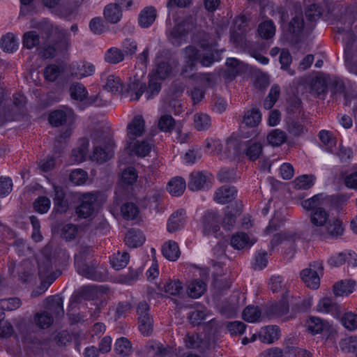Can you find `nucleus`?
Listing matches in <instances>:
<instances>
[{
  "label": "nucleus",
  "instance_id": "nucleus-1",
  "mask_svg": "<svg viewBox=\"0 0 357 357\" xmlns=\"http://www.w3.org/2000/svg\"><path fill=\"white\" fill-rule=\"evenodd\" d=\"M309 231L315 237L337 238L343 234L342 221L336 217H330L329 213L324 208L311 212L310 214Z\"/></svg>",
  "mask_w": 357,
  "mask_h": 357
},
{
  "label": "nucleus",
  "instance_id": "nucleus-2",
  "mask_svg": "<svg viewBox=\"0 0 357 357\" xmlns=\"http://www.w3.org/2000/svg\"><path fill=\"white\" fill-rule=\"evenodd\" d=\"M336 26L340 33H343L342 40L346 47L350 48L356 40L357 32V2L347 6H342L335 15Z\"/></svg>",
  "mask_w": 357,
  "mask_h": 357
},
{
  "label": "nucleus",
  "instance_id": "nucleus-3",
  "mask_svg": "<svg viewBox=\"0 0 357 357\" xmlns=\"http://www.w3.org/2000/svg\"><path fill=\"white\" fill-rule=\"evenodd\" d=\"M93 143V151L91 155V160L102 163L109 160L112 155L114 143L108 131L98 129L91 134Z\"/></svg>",
  "mask_w": 357,
  "mask_h": 357
},
{
  "label": "nucleus",
  "instance_id": "nucleus-4",
  "mask_svg": "<svg viewBox=\"0 0 357 357\" xmlns=\"http://www.w3.org/2000/svg\"><path fill=\"white\" fill-rule=\"evenodd\" d=\"M160 89V83L154 77L149 79L148 87L144 83L137 79L130 82L128 86V91L132 100H138L144 93L147 100L151 99L158 94Z\"/></svg>",
  "mask_w": 357,
  "mask_h": 357
},
{
  "label": "nucleus",
  "instance_id": "nucleus-5",
  "mask_svg": "<svg viewBox=\"0 0 357 357\" xmlns=\"http://www.w3.org/2000/svg\"><path fill=\"white\" fill-rule=\"evenodd\" d=\"M195 27V20L190 17L184 19L169 31L167 38L175 47H179L186 43L187 37L190 31Z\"/></svg>",
  "mask_w": 357,
  "mask_h": 357
},
{
  "label": "nucleus",
  "instance_id": "nucleus-6",
  "mask_svg": "<svg viewBox=\"0 0 357 357\" xmlns=\"http://www.w3.org/2000/svg\"><path fill=\"white\" fill-rule=\"evenodd\" d=\"M4 100L3 91H0V118L3 123L6 121H11L15 119L16 116L26 104V97L21 93H16L13 96V107H1Z\"/></svg>",
  "mask_w": 357,
  "mask_h": 357
},
{
  "label": "nucleus",
  "instance_id": "nucleus-7",
  "mask_svg": "<svg viewBox=\"0 0 357 357\" xmlns=\"http://www.w3.org/2000/svg\"><path fill=\"white\" fill-rule=\"evenodd\" d=\"M279 227L273 220L269 222L268 225L264 230L266 236H272L270 242L271 249L273 250L275 247L281 244L284 241H294L300 238L299 234L294 231H287L284 233H279Z\"/></svg>",
  "mask_w": 357,
  "mask_h": 357
},
{
  "label": "nucleus",
  "instance_id": "nucleus-8",
  "mask_svg": "<svg viewBox=\"0 0 357 357\" xmlns=\"http://www.w3.org/2000/svg\"><path fill=\"white\" fill-rule=\"evenodd\" d=\"M77 273L91 280L96 281H102L106 275L98 267V263L96 259L90 261L75 264Z\"/></svg>",
  "mask_w": 357,
  "mask_h": 357
},
{
  "label": "nucleus",
  "instance_id": "nucleus-9",
  "mask_svg": "<svg viewBox=\"0 0 357 357\" xmlns=\"http://www.w3.org/2000/svg\"><path fill=\"white\" fill-rule=\"evenodd\" d=\"M323 271V264L321 261H314L310 264V267L301 272V278L306 286L312 289H317L320 284L319 271Z\"/></svg>",
  "mask_w": 357,
  "mask_h": 357
},
{
  "label": "nucleus",
  "instance_id": "nucleus-10",
  "mask_svg": "<svg viewBox=\"0 0 357 357\" xmlns=\"http://www.w3.org/2000/svg\"><path fill=\"white\" fill-rule=\"evenodd\" d=\"M212 174L205 172H195L190 174L188 183L192 191L208 189L211 187Z\"/></svg>",
  "mask_w": 357,
  "mask_h": 357
},
{
  "label": "nucleus",
  "instance_id": "nucleus-11",
  "mask_svg": "<svg viewBox=\"0 0 357 357\" xmlns=\"http://www.w3.org/2000/svg\"><path fill=\"white\" fill-rule=\"evenodd\" d=\"M96 197L92 193H86L80 199V204L76 208L75 212L79 218L86 219L94 212V204Z\"/></svg>",
  "mask_w": 357,
  "mask_h": 357
},
{
  "label": "nucleus",
  "instance_id": "nucleus-12",
  "mask_svg": "<svg viewBox=\"0 0 357 357\" xmlns=\"http://www.w3.org/2000/svg\"><path fill=\"white\" fill-rule=\"evenodd\" d=\"M145 131V121L141 115L135 116L127 126V135L129 146L137 138L142 136Z\"/></svg>",
  "mask_w": 357,
  "mask_h": 357
},
{
  "label": "nucleus",
  "instance_id": "nucleus-13",
  "mask_svg": "<svg viewBox=\"0 0 357 357\" xmlns=\"http://www.w3.org/2000/svg\"><path fill=\"white\" fill-rule=\"evenodd\" d=\"M155 73L159 79H165L172 73V68L169 63L168 52L160 51L155 58Z\"/></svg>",
  "mask_w": 357,
  "mask_h": 357
},
{
  "label": "nucleus",
  "instance_id": "nucleus-14",
  "mask_svg": "<svg viewBox=\"0 0 357 357\" xmlns=\"http://www.w3.org/2000/svg\"><path fill=\"white\" fill-rule=\"evenodd\" d=\"M74 120V112L73 109L65 108L56 109L52 112L49 115V121L54 127H59Z\"/></svg>",
  "mask_w": 357,
  "mask_h": 357
},
{
  "label": "nucleus",
  "instance_id": "nucleus-15",
  "mask_svg": "<svg viewBox=\"0 0 357 357\" xmlns=\"http://www.w3.org/2000/svg\"><path fill=\"white\" fill-rule=\"evenodd\" d=\"M289 292L287 291L282 294L280 301L269 305L266 309V314L270 317H282L286 315L289 309Z\"/></svg>",
  "mask_w": 357,
  "mask_h": 357
},
{
  "label": "nucleus",
  "instance_id": "nucleus-16",
  "mask_svg": "<svg viewBox=\"0 0 357 357\" xmlns=\"http://www.w3.org/2000/svg\"><path fill=\"white\" fill-rule=\"evenodd\" d=\"M220 218L218 213L207 211L202 218L203 233L204 235H217L220 230Z\"/></svg>",
  "mask_w": 357,
  "mask_h": 357
},
{
  "label": "nucleus",
  "instance_id": "nucleus-17",
  "mask_svg": "<svg viewBox=\"0 0 357 357\" xmlns=\"http://www.w3.org/2000/svg\"><path fill=\"white\" fill-rule=\"evenodd\" d=\"M183 57L185 59V65L183 66V70L181 71V74L183 75L187 76L186 73L188 69L190 70H193L197 65V61L200 58V52L199 50L192 45H188L185 47L183 50Z\"/></svg>",
  "mask_w": 357,
  "mask_h": 357
},
{
  "label": "nucleus",
  "instance_id": "nucleus-18",
  "mask_svg": "<svg viewBox=\"0 0 357 357\" xmlns=\"http://www.w3.org/2000/svg\"><path fill=\"white\" fill-rule=\"evenodd\" d=\"M245 31V24L244 17L236 18L234 24L230 30V41L238 46L243 43Z\"/></svg>",
  "mask_w": 357,
  "mask_h": 357
},
{
  "label": "nucleus",
  "instance_id": "nucleus-19",
  "mask_svg": "<svg viewBox=\"0 0 357 357\" xmlns=\"http://www.w3.org/2000/svg\"><path fill=\"white\" fill-rule=\"evenodd\" d=\"M71 74L77 79L92 75L96 70L93 64L85 61H79L73 63L70 67Z\"/></svg>",
  "mask_w": 357,
  "mask_h": 357
},
{
  "label": "nucleus",
  "instance_id": "nucleus-20",
  "mask_svg": "<svg viewBox=\"0 0 357 357\" xmlns=\"http://www.w3.org/2000/svg\"><path fill=\"white\" fill-rule=\"evenodd\" d=\"M54 192L53 211L59 214L65 213L68 210L69 204L68 200L66 199V194L63 188L60 186L54 185Z\"/></svg>",
  "mask_w": 357,
  "mask_h": 357
},
{
  "label": "nucleus",
  "instance_id": "nucleus-21",
  "mask_svg": "<svg viewBox=\"0 0 357 357\" xmlns=\"http://www.w3.org/2000/svg\"><path fill=\"white\" fill-rule=\"evenodd\" d=\"M236 194L237 190L235 187L223 185L216 190L214 200L218 204H225L234 199Z\"/></svg>",
  "mask_w": 357,
  "mask_h": 357
},
{
  "label": "nucleus",
  "instance_id": "nucleus-22",
  "mask_svg": "<svg viewBox=\"0 0 357 357\" xmlns=\"http://www.w3.org/2000/svg\"><path fill=\"white\" fill-rule=\"evenodd\" d=\"M185 222V211L179 209L174 212L168 220L167 231L170 233L175 232L181 229Z\"/></svg>",
  "mask_w": 357,
  "mask_h": 357
},
{
  "label": "nucleus",
  "instance_id": "nucleus-23",
  "mask_svg": "<svg viewBox=\"0 0 357 357\" xmlns=\"http://www.w3.org/2000/svg\"><path fill=\"white\" fill-rule=\"evenodd\" d=\"M63 300L58 296L54 295L47 298V311L51 314H54L55 317L59 318L64 315V310L63 307Z\"/></svg>",
  "mask_w": 357,
  "mask_h": 357
},
{
  "label": "nucleus",
  "instance_id": "nucleus-24",
  "mask_svg": "<svg viewBox=\"0 0 357 357\" xmlns=\"http://www.w3.org/2000/svg\"><path fill=\"white\" fill-rule=\"evenodd\" d=\"M280 337V330L276 326H269L261 328L259 334L260 341L266 344H272Z\"/></svg>",
  "mask_w": 357,
  "mask_h": 357
},
{
  "label": "nucleus",
  "instance_id": "nucleus-25",
  "mask_svg": "<svg viewBox=\"0 0 357 357\" xmlns=\"http://www.w3.org/2000/svg\"><path fill=\"white\" fill-rule=\"evenodd\" d=\"M102 81L105 80L104 88L112 93H120L123 89V82L121 79L114 75L102 74Z\"/></svg>",
  "mask_w": 357,
  "mask_h": 357
},
{
  "label": "nucleus",
  "instance_id": "nucleus-26",
  "mask_svg": "<svg viewBox=\"0 0 357 357\" xmlns=\"http://www.w3.org/2000/svg\"><path fill=\"white\" fill-rule=\"evenodd\" d=\"M326 196L324 194H317L311 198L301 202L302 207L306 211L314 212L316 210L323 208L324 200Z\"/></svg>",
  "mask_w": 357,
  "mask_h": 357
},
{
  "label": "nucleus",
  "instance_id": "nucleus-27",
  "mask_svg": "<svg viewBox=\"0 0 357 357\" xmlns=\"http://www.w3.org/2000/svg\"><path fill=\"white\" fill-rule=\"evenodd\" d=\"M124 241L128 247L135 248L144 243L145 236L141 231L132 229L126 234Z\"/></svg>",
  "mask_w": 357,
  "mask_h": 357
},
{
  "label": "nucleus",
  "instance_id": "nucleus-28",
  "mask_svg": "<svg viewBox=\"0 0 357 357\" xmlns=\"http://www.w3.org/2000/svg\"><path fill=\"white\" fill-rule=\"evenodd\" d=\"M355 286L352 280H341L333 285V293L336 296H348L354 291Z\"/></svg>",
  "mask_w": 357,
  "mask_h": 357
},
{
  "label": "nucleus",
  "instance_id": "nucleus-29",
  "mask_svg": "<svg viewBox=\"0 0 357 357\" xmlns=\"http://www.w3.org/2000/svg\"><path fill=\"white\" fill-rule=\"evenodd\" d=\"M162 252L167 259L172 261H176L181 255L178 245L174 241L165 243L162 248Z\"/></svg>",
  "mask_w": 357,
  "mask_h": 357
},
{
  "label": "nucleus",
  "instance_id": "nucleus-30",
  "mask_svg": "<svg viewBox=\"0 0 357 357\" xmlns=\"http://www.w3.org/2000/svg\"><path fill=\"white\" fill-rule=\"evenodd\" d=\"M220 59L221 52L215 49L214 47L211 46L202 56L200 55L199 61L202 66L209 67L215 61H218Z\"/></svg>",
  "mask_w": 357,
  "mask_h": 357
},
{
  "label": "nucleus",
  "instance_id": "nucleus-31",
  "mask_svg": "<svg viewBox=\"0 0 357 357\" xmlns=\"http://www.w3.org/2000/svg\"><path fill=\"white\" fill-rule=\"evenodd\" d=\"M103 14L105 20L112 24L117 23L122 17L121 8L115 3L106 6Z\"/></svg>",
  "mask_w": 357,
  "mask_h": 357
},
{
  "label": "nucleus",
  "instance_id": "nucleus-32",
  "mask_svg": "<svg viewBox=\"0 0 357 357\" xmlns=\"http://www.w3.org/2000/svg\"><path fill=\"white\" fill-rule=\"evenodd\" d=\"M156 18V10L153 7H147L142 10L139 15L138 23L142 28L150 26Z\"/></svg>",
  "mask_w": 357,
  "mask_h": 357
},
{
  "label": "nucleus",
  "instance_id": "nucleus-33",
  "mask_svg": "<svg viewBox=\"0 0 357 357\" xmlns=\"http://www.w3.org/2000/svg\"><path fill=\"white\" fill-rule=\"evenodd\" d=\"M308 331L312 334L321 333L324 331H328L330 324L318 317H311L307 324Z\"/></svg>",
  "mask_w": 357,
  "mask_h": 357
},
{
  "label": "nucleus",
  "instance_id": "nucleus-34",
  "mask_svg": "<svg viewBox=\"0 0 357 357\" xmlns=\"http://www.w3.org/2000/svg\"><path fill=\"white\" fill-rule=\"evenodd\" d=\"M89 148V140L86 138L81 139L79 146L72 151L71 157L74 162H81L85 160Z\"/></svg>",
  "mask_w": 357,
  "mask_h": 357
},
{
  "label": "nucleus",
  "instance_id": "nucleus-35",
  "mask_svg": "<svg viewBox=\"0 0 357 357\" xmlns=\"http://www.w3.org/2000/svg\"><path fill=\"white\" fill-rule=\"evenodd\" d=\"M231 245L236 250H241L246 247H250L254 244L248 235L244 232L236 233L231 238Z\"/></svg>",
  "mask_w": 357,
  "mask_h": 357
},
{
  "label": "nucleus",
  "instance_id": "nucleus-36",
  "mask_svg": "<svg viewBox=\"0 0 357 357\" xmlns=\"http://www.w3.org/2000/svg\"><path fill=\"white\" fill-rule=\"evenodd\" d=\"M104 59L109 64H118L125 59L123 52L116 47L109 48L105 53Z\"/></svg>",
  "mask_w": 357,
  "mask_h": 357
},
{
  "label": "nucleus",
  "instance_id": "nucleus-37",
  "mask_svg": "<svg viewBox=\"0 0 357 357\" xmlns=\"http://www.w3.org/2000/svg\"><path fill=\"white\" fill-rule=\"evenodd\" d=\"M185 188V180L181 177H176L168 183L167 189L171 195L178 197L184 192Z\"/></svg>",
  "mask_w": 357,
  "mask_h": 357
},
{
  "label": "nucleus",
  "instance_id": "nucleus-38",
  "mask_svg": "<svg viewBox=\"0 0 357 357\" xmlns=\"http://www.w3.org/2000/svg\"><path fill=\"white\" fill-rule=\"evenodd\" d=\"M130 145L131 151L139 157H145L151 151L152 144L148 140L134 141Z\"/></svg>",
  "mask_w": 357,
  "mask_h": 357
},
{
  "label": "nucleus",
  "instance_id": "nucleus-39",
  "mask_svg": "<svg viewBox=\"0 0 357 357\" xmlns=\"http://www.w3.org/2000/svg\"><path fill=\"white\" fill-rule=\"evenodd\" d=\"M18 43L15 36L8 33L0 39V47L6 52L12 53L17 49Z\"/></svg>",
  "mask_w": 357,
  "mask_h": 357
},
{
  "label": "nucleus",
  "instance_id": "nucleus-40",
  "mask_svg": "<svg viewBox=\"0 0 357 357\" xmlns=\"http://www.w3.org/2000/svg\"><path fill=\"white\" fill-rule=\"evenodd\" d=\"M69 92L70 98L77 101H83L88 96L86 87L80 82L73 83L69 88Z\"/></svg>",
  "mask_w": 357,
  "mask_h": 357
},
{
  "label": "nucleus",
  "instance_id": "nucleus-41",
  "mask_svg": "<svg viewBox=\"0 0 357 357\" xmlns=\"http://www.w3.org/2000/svg\"><path fill=\"white\" fill-rule=\"evenodd\" d=\"M227 74L229 77H234L245 70V64L235 58H228L226 61Z\"/></svg>",
  "mask_w": 357,
  "mask_h": 357
},
{
  "label": "nucleus",
  "instance_id": "nucleus-42",
  "mask_svg": "<svg viewBox=\"0 0 357 357\" xmlns=\"http://www.w3.org/2000/svg\"><path fill=\"white\" fill-rule=\"evenodd\" d=\"M194 126L198 131H205L211 127V119L205 113H196L194 115Z\"/></svg>",
  "mask_w": 357,
  "mask_h": 357
},
{
  "label": "nucleus",
  "instance_id": "nucleus-43",
  "mask_svg": "<svg viewBox=\"0 0 357 357\" xmlns=\"http://www.w3.org/2000/svg\"><path fill=\"white\" fill-rule=\"evenodd\" d=\"M34 322L40 328H48L53 324L54 317L50 312L42 311L34 315Z\"/></svg>",
  "mask_w": 357,
  "mask_h": 357
},
{
  "label": "nucleus",
  "instance_id": "nucleus-44",
  "mask_svg": "<svg viewBox=\"0 0 357 357\" xmlns=\"http://www.w3.org/2000/svg\"><path fill=\"white\" fill-rule=\"evenodd\" d=\"M206 290V284L202 280H195L188 287V295L194 298L200 297Z\"/></svg>",
  "mask_w": 357,
  "mask_h": 357
},
{
  "label": "nucleus",
  "instance_id": "nucleus-45",
  "mask_svg": "<svg viewBox=\"0 0 357 357\" xmlns=\"http://www.w3.org/2000/svg\"><path fill=\"white\" fill-rule=\"evenodd\" d=\"M261 120V114L258 109L252 108L245 112L243 122L248 127H255Z\"/></svg>",
  "mask_w": 357,
  "mask_h": 357
},
{
  "label": "nucleus",
  "instance_id": "nucleus-46",
  "mask_svg": "<svg viewBox=\"0 0 357 357\" xmlns=\"http://www.w3.org/2000/svg\"><path fill=\"white\" fill-rule=\"evenodd\" d=\"M130 259V255L127 252H118L110 259L112 267L116 270H121L125 268Z\"/></svg>",
  "mask_w": 357,
  "mask_h": 357
},
{
  "label": "nucleus",
  "instance_id": "nucleus-47",
  "mask_svg": "<svg viewBox=\"0 0 357 357\" xmlns=\"http://www.w3.org/2000/svg\"><path fill=\"white\" fill-rule=\"evenodd\" d=\"M257 31L262 38L269 39L275 33V26L272 20H266L259 24Z\"/></svg>",
  "mask_w": 357,
  "mask_h": 357
},
{
  "label": "nucleus",
  "instance_id": "nucleus-48",
  "mask_svg": "<svg viewBox=\"0 0 357 357\" xmlns=\"http://www.w3.org/2000/svg\"><path fill=\"white\" fill-rule=\"evenodd\" d=\"M92 257V248L86 245H80L77 253L75 255V264L90 261Z\"/></svg>",
  "mask_w": 357,
  "mask_h": 357
},
{
  "label": "nucleus",
  "instance_id": "nucleus-49",
  "mask_svg": "<svg viewBox=\"0 0 357 357\" xmlns=\"http://www.w3.org/2000/svg\"><path fill=\"white\" fill-rule=\"evenodd\" d=\"M339 308V305L333 302L332 299L328 297H325L321 299L317 305V311L324 313L337 312Z\"/></svg>",
  "mask_w": 357,
  "mask_h": 357
},
{
  "label": "nucleus",
  "instance_id": "nucleus-50",
  "mask_svg": "<svg viewBox=\"0 0 357 357\" xmlns=\"http://www.w3.org/2000/svg\"><path fill=\"white\" fill-rule=\"evenodd\" d=\"M261 314L258 306L249 305L244 309L242 317L245 321L254 323L259 321Z\"/></svg>",
  "mask_w": 357,
  "mask_h": 357
},
{
  "label": "nucleus",
  "instance_id": "nucleus-51",
  "mask_svg": "<svg viewBox=\"0 0 357 357\" xmlns=\"http://www.w3.org/2000/svg\"><path fill=\"white\" fill-rule=\"evenodd\" d=\"M315 177L313 175L304 174L294 181V188L298 190H307L313 186Z\"/></svg>",
  "mask_w": 357,
  "mask_h": 357
},
{
  "label": "nucleus",
  "instance_id": "nucleus-52",
  "mask_svg": "<svg viewBox=\"0 0 357 357\" xmlns=\"http://www.w3.org/2000/svg\"><path fill=\"white\" fill-rule=\"evenodd\" d=\"M267 140L273 146H279L286 142L287 135L281 130L275 129L268 135Z\"/></svg>",
  "mask_w": 357,
  "mask_h": 357
},
{
  "label": "nucleus",
  "instance_id": "nucleus-53",
  "mask_svg": "<svg viewBox=\"0 0 357 357\" xmlns=\"http://www.w3.org/2000/svg\"><path fill=\"white\" fill-rule=\"evenodd\" d=\"M123 218L127 220H134L139 214V208L132 202H127L121 208Z\"/></svg>",
  "mask_w": 357,
  "mask_h": 357
},
{
  "label": "nucleus",
  "instance_id": "nucleus-54",
  "mask_svg": "<svg viewBox=\"0 0 357 357\" xmlns=\"http://www.w3.org/2000/svg\"><path fill=\"white\" fill-rule=\"evenodd\" d=\"M40 43V36L35 31H27L23 36V46L31 50Z\"/></svg>",
  "mask_w": 357,
  "mask_h": 357
},
{
  "label": "nucleus",
  "instance_id": "nucleus-55",
  "mask_svg": "<svg viewBox=\"0 0 357 357\" xmlns=\"http://www.w3.org/2000/svg\"><path fill=\"white\" fill-rule=\"evenodd\" d=\"M175 120L169 114H164L158 120V127L160 130L165 132H170L175 126Z\"/></svg>",
  "mask_w": 357,
  "mask_h": 357
},
{
  "label": "nucleus",
  "instance_id": "nucleus-56",
  "mask_svg": "<svg viewBox=\"0 0 357 357\" xmlns=\"http://www.w3.org/2000/svg\"><path fill=\"white\" fill-rule=\"evenodd\" d=\"M304 29V20L302 15H296L289 24V31L298 36Z\"/></svg>",
  "mask_w": 357,
  "mask_h": 357
},
{
  "label": "nucleus",
  "instance_id": "nucleus-57",
  "mask_svg": "<svg viewBox=\"0 0 357 357\" xmlns=\"http://www.w3.org/2000/svg\"><path fill=\"white\" fill-rule=\"evenodd\" d=\"M114 351L119 355L127 356L131 351V344L126 337L119 338L116 341Z\"/></svg>",
  "mask_w": 357,
  "mask_h": 357
},
{
  "label": "nucleus",
  "instance_id": "nucleus-58",
  "mask_svg": "<svg viewBox=\"0 0 357 357\" xmlns=\"http://www.w3.org/2000/svg\"><path fill=\"white\" fill-rule=\"evenodd\" d=\"M327 88L326 81L322 77H317L311 82V92L318 96L324 95L327 91Z\"/></svg>",
  "mask_w": 357,
  "mask_h": 357
},
{
  "label": "nucleus",
  "instance_id": "nucleus-59",
  "mask_svg": "<svg viewBox=\"0 0 357 357\" xmlns=\"http://www.w3.org/2000/svg\"><path fill=\"white\" fill-rule=\"evenodd\" d=\"M185 346L188 349H199L204 344L203 340L199 334L188 333L184 339Z\"/></svg>",
  "mask_w": 357,
  "mask_h": 357
},
{
  "label": "nucleus",
  "instance_id": "nucleus-60",
  "mask_svg": "<svg viewBox=\"0 0 357 357\" xmlns=\"http://www.w3.org/2000/svg\"><path fill=\"white\" fill-rule=\"evenodd\" d=\"M225 326L231 335H241L246 328V325L241 321H227Z\"/></svg>",
  "mask_w": 357,
  "mask_h": 357
},
{
  "label": "nucleus",
  "instance_id": "nucleus-61",
  "mask_svg": "<svg viewBox=\"0 0 357 357\" xmlns=\"http://www.w3.org/2000/svg\"><path fill=\"white\" fill-rule=\"evenodd\" d=\"M139 330L144 336H149L153 331V319L151 317H143L138 319Z\"/></svg>",
  "mask_w": 357,
  "mask_h": 357
},
{
  "label": "nucleus",
  "instance_id": "nucleus-62",
  "mask_svg": "<svg viewBox=\"0 0 357 357\" xmlns=\"http://www.w3.org/2000/svg\"><path fill=\"white\" fill-rule=\"evenodd\" d=\"M69 178L74 184L80 185L86 183L88 179V174L82 169H76L71 172Z\"/></svg>",
  "mask_w": 357,
  "mask_h": 357
},
{
  "label": "nucleus",
  "instance_id": "nucleus-63",
  "mask_svg": "<svg viewBox=\"0 0 357 357\" xmlns=\"http://www.w3.org/2000/svg\"><path fill=\"white\" fill-rule=\"evenodd\" d=\"M262 153V146L258 142H251L246 149V155L250 160H257Z\"/></svg>",
  "mask_w": 357,
  "mask_h": 357
},
{
  "label": "nucleus",
  "instance_id": "nucleus-64",
  "mask_svg": "<svg viewBox=\"0 0 357 357\" xmlns=\"http://www.w3.org/2000/svg\"><path fill=\"white\" fill-rule=\"evenodd\" d=\"M342 324L350 331L357 329V314L352 312H347L342 317Z\"/></svg>",
  "mask_w": 357,
  "mask_h": 357
}]
</instances>
